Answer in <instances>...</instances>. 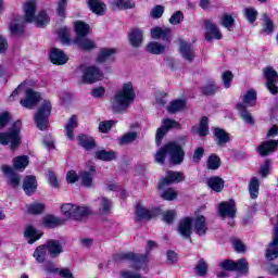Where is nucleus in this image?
<instances>
[{
    "mask_svg": "<svg viewBox=\"0 0 278 278\" xmlns=\"http://www.w3.org/2000/svg\"><path fill=\"white\" fill-rule=\"evenodd\" d=\"M75 210H77V205H74V204H64L62 207H61V212L63 214V216H65V218H74L75 216Z\"/></svg>",
    "mask_w": 278,
    "mask_h": 278,
    "instance_id": "46",
    "label": "nucleus"
},
{
    "mask_svg": "<svg viewBox=\"0 0 278 278\" xmlns=\"http://www.w3.org/2000/svg\"><path fill=\"white\" fill-rule=\"evenodd\" d=\"M114 5L118 8V10H130L136 3L131 0H117L114 2Z\"/></svg>",
    "mask_w": 278,
    "mask_h": 278,
    "instance_id": "51",
    "label": "nucleus"
},
{
    "mask_svg": "<svg viewBox=\"0 0 278 278\" xmlns=\"http://www.w3.org/2000/svg\"><path fill=\"white\" fill-rule=\"evenodd\" d=\"M2 172L9 177V181L12 188H18V185L21 184V177L14 173V169L8 165H2Z\"/></svg>",
    "mask_w": 278,
    "mask_h": 278,
    "instance_id": "25",
    "label": "nucleus"
},
{
    "mask_svg": "<svg viewBox=\"0 0 278 278\" xmlns=\"http://www.w3.org/2000/svg\"><path fill=\"white\" fill-rule=\"evenodd\" d=\"M206 166L208 170H218L220 168V157L216 154H211L207 159Z\"/></svg>",
    "mask_w": 278,
    "mask_h": 278,
    "instance_id": "44",
    "label": "nucleus"
},
{
    "mask_svg": "<svg viewBox=\"0 0 278 278\" xmlns=\"http://www.w3.org/2000/svg\"><path fill=\"white\" fill-rule=\"evenodd\" d=\"M88 8L91 10V12H93V14H97L98 16H103L106 10L105 3L99 0H89Z\"/></svg>",
    "mask_w": 278,
    "mask_h": 278,
    "instance_id": "28",
    "label": "nucleus"
},
{
    "mask_svg": "<svg viewBox=\"0 0 278 278\" xmlns=\"http://www.w3.org/2000/svg\"><path fill=\"white\" fill-rule=\"evenodd\" d=\"M264 31L266 34H273V21L268 17V15L264 14Z\"/></svg>",
    "mask_w": 278,
    "mask_h": 278,
    "instance_id": "62",
    "label": "nucleus"
},
{
    "mask_svg": "<svg viewBox=\"0 0 278 278\" xmlns=\"http://www.w3.org/2000/svg\"><path fill=\"white\" fill-rule=\"evenodd\" d=\"M270 160H266L264 165L261 166L260 175H262V177H268L270 174Z\"/></svg>",
    "mask_w": 278,
    "mask_h": 278,
    "instance_id": "61",
    "label": "nucleus"
},
{
    "mask_svg": "<svg viewBox=\"0 0 278 278\" xmlns=\"http://www.w3.org/2000/svg\"><path fill=\"white\" fill-rule=\"evenodd\" d=\"M178 233L182 238H190L192 236V217H185L178 225Z\"/></svg>",
    "mask_w": 278,
    "mask_h": 278,
    "instance_id": "20",
    "label": "nucleus"
},
{
    "mask_svg": "<svg viewBox=\"0 0 278 278\" xmlns=\"http://www.w3.org/2000/svg\"><path fill=\"white\" fill-rule=\"evenodd\" d=\"M249 193L251 199H257L260 197V179L252 177L249 182Z\"/></svg>",
    "mask_w": 278,
    "mask_h": 278,
    "instance_id": "37",
    "label": "nucleus"
},
{
    "mask_svg": "<svg viewBox=\"0 0 278 278\" xmlns=\"http://www.w3.org/2000/svg\"><path fill=\"white\" fill-rule=\"evenodd\" d=\"M90 214V210L85 206H76V210L74 211V218L73 220H81V218H86Z\"/></svg>",
    "mask_w": 278,
    "mask_h": 278,
    "instance_id": "48",
    "label": "nucleus"
},
{
    "mask_svg": "<svg viewBox=\"0 0 278 278\" xmlns=\"http://www.w3.org/2000/svg\"><path fill=\"white\" fill-rule=\"evenodd\" d=\"M116 49L114 48H103L100 50L97 62L103 64V62H108V60H112L113 55H116Z\"/></svg>",
    "mask_w": 278,
    "mask_h": 278,
    "instance_id": "29",
    "label": "nucleus"
},
{
    "mask_svg": "<svg viewBox=\"0 0 278 278\" xmlns=\"http://www.w3.org/2000/svg\"><path fill=\"white\" fill-rule=\"evenodd\" d=\"M24 21L26 23H36L37 27H47L51 20L47 11H41L36 16V1L29 0L24 3Z\"/></svg>",
    "mask_w": 278,
    "mask_h": 278,
    "instance_id": "3",
    "label": "nucleus"
},
{
    "mask_svg": "<svg viewBox=\"0 0 278 278\" xmlns=\"http://www.w3.org/2000/svg\"><path fill=\"white\" fill-rule=\"evenodd\" d=\"M225 88H231V81H233V73L231 71H226L222 75Z\"/></svg>",
    "mask_w": 278,
    "mask_h": 278,
    "instance_id": "56",
    "label": "nucleus"
},
{
    "mask_svg": "<svg viewBox=\"0 0 278 278\" xmlns=\"http://www.w3.org/2000/svg\"><path fill=\"white\" fill-rule=\"evenodd\" d=\"M25 238H28V244H34L37 240L42 238L40 231L36 230L33 226H27L24 232Z\"/></svg>",
    "mask_w": 278,
    "mask_h": 278,
    "instance_id": "31",
    "label": "nucleus"
},
{
    "mask_svg": "<svg viewBox=\"0 0 278 278\" xmlns=\"http://www.w3.org/2000/svg\"><path fill=\"white\" fill-rule=\"evenodd\" d=\"M256 100L257 93L255 92V90H249L247 94L243 96V103H245V105H249L250 108H253V105H255Z\"/></svg>",
    "mask_w": 278,
    "mask_h": 278,
    "instance_id": "47",
    "label": "nucleus"
},
{
    "mask_svg": "<svg viewBox=\"0 0 278 278\" xmlns=\"http://www.w3.org/2000/svg\"><path fill=\"white\" fill-rule=\"evenodd\" d=\"M115 262H132V268L135 270H146L149 273V268H147V264L149 263V256L147 254H135L132 252L128 253H119L114 256Z\"/></svg>",
    "mask_w": 278,
    "mask_h": 278,
    "instance_id": "5",
    "label": "nucleus"
},
{
    "mask_svg": "<svg viewBox=\"0 0 278 278\" xmlns=\"http://www.w3.org/2000/svg\"><path fill=\"white\" fill-rule=\"evenodd\" d=\"M40 92L34 91V89L26 90V98L21 100V105L27 108L28 110H34L38 101H40Z\"/></svg>",
    "mask_w": 278,
    "mask_h": 278,
    "instance_id": "13",
    "label": "nucleus"
},
{
    "mask_svg": "<svg viewBox=\"0 0 278 278\" xmlns=\"http://www.w3.org/2000/svg\"><path fill=\"white\" fill-rule=\"evenodd\" d=\"M204 153H205V149H203L201 147L197 148L194 153H193V157H192L193 162L195 164H199V162H201Z\"/></svg>",
    "mask_w": 278,
    "mask_h": 278,
    "instance_id": "64",
    "label": "nucleus"
},
{
    "mask_svg": "<svg viewBox=\"0 0 278 278\" xmlns=\"http://www.w3.org/2000/svg\"><path fill=\"white\" fill-rule=\"evenodd\" d=\"M75 42L80 49H84L85 51H90V49H94V41L86 37H76Z\"/></svg>",
    "mask_w": 278,
    "mask_h": 278,
    "instance_id": "40",
    "label": "nucleus"
},
{
    "mask_svg": "<svg viewBox=\"0 0 278 278\" xmlns=\"http://www.w3.org/2000/svg\"><path fill=\"white\" fill-rule=\"evenodd\" d=\"M97 160H101L102 162H112L116 160V152L110 150H98L96 151Z\"/></svg>",
    "mask_w": 278,
    "mask_h": 278,
    "instance_id": "33",
    "label": "nucleus"
},
{
    "mask_svg": "<svg viewBox=\"0 0 278 278\" xmlns=\"http://www.w3.org/2000/svg\"><path fill=\"white\" fill-rule=\"evenodd\" d=\"M50 62H52V64L62 66V64H66L68 62V56H66L62 50L53 48L50 51Z\"/></svg>",
    "mask_w": 278,
    "mask_h": 278,
    "instance_id": "22",
    "label": "nucleus"
},
{
    "mask_svg": "<svg viewBox=\"0 0 278 278\" xmlns=\"http://www.w3.org/2000/svg\"><path fill=\"white\" fill-rule=\"evenodd\" d=\"M51 110V102L49 100H45L39 106L37 113L35 114V122L40 131H45V129H48Z\"/></svg>",
    "mask_w": 278,
    "mask_h": 278,
    "instance_id": "6",
    "label": "nucleus"
},
{
    "mask_svg": "<svg viewBox=\"0 0 278 278\" xmlns=\"http://www.w3.org/2000/svg\"><path fill=\"white\" fill-rule=\"evenodd\" d=\"M162 198L165 199V201H175V199H177V191L169 188L162 193Z\"/></svg>",
    "mask_w": 278,
    "mask_h": 278,
    "instance_id": "58",
    "label": "nucleus"
},
{
    "mask_svg": "<svg viewBox=\"0 0 278 278\" xmlns=\"http://www.w3.org/2000/svg\"><path fill=\"white\" fill-rule=\"evenodd\" d=\"M28 164H29V157L27 156H16L13 160V166L15 170H25Z\"/></svg>",
    "mask_w": 278,
    "mask_h": 278,
    "instance_id": "43",
    "label": "nucleus"
},
{
    "mask_svg": "<svg viewBox=\"0 0 278 278\" xmlns=\"http://www.w3.org/2000/svg\"><path fill=\"white\" fill-rule=\"evenodd\" d=\"M136 99V92L134 91V85L131 83H126L122 88L115 93L112 108L115 112H124L127 110Z\"/></svg>",
    "mask_w": 278,
    "mask_h": 278,
    "instance_id": "2",
    "label": "nucleus"
},
{
    "mask_svg": "<svg viewBox=\"0 0 278 278\" xmlns=\"http://www.w3.org/2000/svg\"><path fill=\"white\" fill-rule=\"evenodd\" d=\"M138 138V132L136 131H129L126 132L121 139L119 144H131V142H135Z\"/></svg>",
    "mask_w": 278,
    "mask_h": 278,
    "instance_id": "49",
    "label": "nucleus"
},
{
    "mask_svg": "<svg viewBox=\"0 0 278 278\" xmlns=\"http://www.w3.org/2000/svg\"><path fill=\"white\" fill-rule=\"evenodd\" d=\"M237 110H239L240 112V116L243 121H245V123H248L249 125H253V116H251V113H249V111L247 110V106H244V104L239 103L237 104Z\"/></svg>",
    "mask_w": 278,
    "mask_h": 278,
    "instance_id": "45",
    "label": "nucleus"
},
{
    "mask_svg": "<svg viewBox=\"0 0 278 278\" xmlns=\"http://www.w3.org/2000/svg\"><path fill=\"white\" fill-rule=\"evenodd\" d=\"M278 149V140H267L263 141L257 148L256 152L261 157H266L270 153H275Z\"/></svg>",
    "mask_w": 278,
    "mask_h": 278,
    "instance_id": "14",
    "label": "nucleus"
},
{
    "mask_svg": "<svg viewBox=\"0 0 278 278\" xmlns=\"http://www.w3.org/2000/svg\"><path fill=\"white\" fill-rule=\"evenodd\" d=\"M169 34L170 29L168 28L155 27L151 29V37L154 38V40H160V38L168 40Z\"/></svg>",
    "mask_w": 278,
    "mask_h": 278,
    "instance_id": "34",
    "label": "nucleus"
},
{
    "mask_svg": "<svg viewBox=\"0 0 278 278\" xmlns=\"http://www.w3.org/2000/svg\"><path fill=\"white\" fill-rule=\"evenodd\" d=\"M179 128V123L175 119H163V126L161 128H157L156 130V144L160 147L162 144V140L168 134V129H177Z\"/></svg>",
    "mask_w": 278,
    "mask_h": 278,
    "instance_id": "11",
    "label": "nucleus"
},
{
    "mask_svg": "<svg viewBox=\"0 0 278 278\" xmlns=\"http://www.w3.org/2000/svg\"><path fill=\"white\" fill-rule=\"evenodd\" d=\"M206 184L214 192H223L225 180L220 176H212L206 180Z\"/></svg>",
    "mask_w": 278,
    "mask_h": 278,
    "instance_id": "26",
    "label": "nucleus"
},
{
    "mask_svg": "<svg viewBox=\"0 0 278 278\" xmlns=\"http://www.w3.org/2000/svg\"><path fill=\"white\" fill-rule=\"evenodd\" d=\"M220 266L224 270H237V273H241L242 275L249 274V263L247 258H240L237 262L227 260L224 261Z\"/></svg>",
    "mask_w": 278,
    "mask_h": 278,
    "instance_id": "8",
    "label": "nucleus"
},
{
    "mask_svg": "<svg viewBox=\"0 0 278 278\" xmlns=\"http://www.w3.org/2000/svg\"><path fill=\"white\" fill-rule=\"evenodd\" d=\"M166 155L168 156L169 164L179 166V164H184L186 152H184V148L179 143L172 141L167 142L156 152L155 162H157V164H164V162H166Z\"/></svg>",
    "mask_w": 278,
    "mask_h": 278,
    "instance_id": "1",
    "label": "nucleus"
},
{
    "mask_svg": "<svg viewBox=\"0 0 278 278\" xmlns=\"http://www.w3.org/2000/svg\"><path fill=\"white\" fill-rule=\"evenodd\" d=\"M160 215V208L149 210L140 204L137 205L136 216L138 220H151L155 216Z\"/></svg>",
    "mask_w": 278,
    "mask_h": 278,
    "instance_id": "16",
    "label": "nucleus"
},
{
    "mask_svg": "<svg viewBox=\"0 0 278 278\" xmlns=\"http://www.w3.org/2000/svg\"><path fill=\"white\" fill-rule=\"evenodd\" d=\"M116 124L115 121H104L99 124V131L101 134H108L112 127Z\"/></svg>",
    "mask_w": 278,
    "mask_h": 278,
    "instance_id": "55",
    "label": "nucleus"
},
{
    "mask_svg": "<svg viewBox=\"0 0 278 278\" xmlns=\"http://www.w3.org/2000/svg\"><path fill=\"white\" fill-rule=\"evenodd\" d=\"M47 247L45 244H41L37 247L35 250L33 257H35L36 262L38 264H45V260H47Z\"/></svg>",
    "mask_w": 278,
    "mask_h": 278,
    "instance_id": "39",
    "label": "nucleus"
},
{
    "mask_svg": "<svg viewBox=\"0 0 278 278\" xmlns=\"http://www.w3.org/2000/svg\"><path fill=\"white\" fill-rule=\"evenodd\" d=\"M162 14H164V7L156 5L151 10L152 18H162Z\"/></svg>",
    "mask_w": 278,
    "mask_h": 278,
    "instance_id": "63",
    "label": "nucleus"
},
{
    "mask_svg": "<svg viewBox=\"0 0 278 278\" xmlns=\"http://www.w3.org/2000/svg\"><path fill=\"white\" fill-rule=\"evenodd\" d=\"M113 204L110 199L102 197L99 198V214H111Z\"/></svg>",
    "mask_w": 278,
    "mask_h": 278,
    "instance_id": "35",
    "label": "nucleus"
},
{
    "mask_svg": "<svg viewBox=\"0 0 278 278\" xmlns=\"http://www.w3.org/2000/svg\"><path fill=\"white\" fill-rule=\"evenodd\" d=\"M94 166H91L89 172H81L79 174V180L85 188H92L94 184V173H96Z\"/></svg>",
    "mask_w": 278,
    "mask_h": 278,
    "instance_id": "23",
    "label": "nucleus"
},
{
    "mask_svg": "<svg viewBox=\"0 0 278 278\" xmlns=\"http://www.w3.org/2000/svg\"><path fill=\"white\" fill-rule=\"evenodd\" d=\"M195 273L199 275V277H204V275H207V263L205 260L201 258L197 266H195Z\"/></svg>",
    "mask_w": 278,
    "mask_h": 278,
    "instance_id": "50",
    "label": "nucleus"
},
{
    "mask_svg": "<svg viewBox=\"0 0 278 278\" xmlns=\"http://www.w3.org/2000/svg\"><path fill=\"white\" fill-rule=\"evenodd\" d=\"M185 179L184 173L168 170L166 176L159 182V190H164V188H168L172 184H181Z\"/></svg>",
    "mask_w": 278,
    "mask_h": 278,
    "instance_id": "9",
    "label": "nucleus"
},
{
    "mask_svg": "<svg viewBox=\"0 0 278 278\" xmlns=\"http://www.w3.org/2000/svg\"><path fill=\"white\" fill-rule=\"evenodd\" d=\"M214 137L217 147H226L228 142H231V137L229 132H226L225 129L215 128L214 129Z\"/></svg>",
    "mask_w": 278,
    "mask_h": 278,
    "instance_id": "24",
    "label": "nucleus"
},
{
    "mask_svg": "<svg viewBox=\"0 0 278 278\" xmlns=\"http://www.w3.org/2000/svg\"><path fill=\"white\" fill-rule=\"evenodd\" d=\"M218 90V86H216L214 83L207 84L202 88V94H216V91Z\"/></svg>",
    "mask_w": 278,
    "mask_h": 278,
    "instance_id": "57",
    "label": "nucleus"
},
{
    "mask_svg": "<svg viewBox=\"0 0 278 278\" xmlns=\"http://www.w3.org/2000/svg\"><path fill=\"white\" fill-rule=\"evenodd\" d=\"M186 108V100H174L170 102V104L167 106V111L169 114H175L177 112H181Z\"/></svg>",
    "mask_w": 278,
    "mask_h": 278,
    "instance_id": "42",
    "label": "nucleus"
},
{
    "mask_svg": "<svg viewBox=\"0 0 278 278\" xmlns=\"http://www.w3.org/2000/svg\"><path fill=\"white\" fill-rule=\"evenodd\" d=\"M75 129H77V115H73L65 125V135L67 136L68 140L75 139V135H73Z\"/></svg>",
    "mask_w": 278,
    "mask_h": 278,
    "instance_id": "30",
    "label": "nucleus"
},
{
    "mask_svg": "<svg viewBox=\"0 0 278 278\" xmlns=\"http://www.w3.org/2000/svg\"><path fill=\"white\" fill-rule=\"evenodd\" d=\"M179 51L187 62H192V60H194V50L192 49V45L188 43V41L179 39Z\"/></svg>",
    "mask_w": 278,
    "mask_h": 278,
    "instance_id": "19",
    "label": "nucleus"
},
{
    "mask_svg": "<svg viewBox=\"0 0 278 278\" xmlns=\"http://www.w3.org/2000/svg\"><path fill=\"white\" fill-rule=\"evenodd\" d=\"M235 20L233 16L229 15V14H225L222 17V25L223 27H226V29H228V31H231L233 29V25H235Z\"/></svg>",
    "mask_w": 278,
    "mask_h": 278,
    "instance_id": "52",
    "label": "nucleus"
},
{
    "mask_svg": "<svg viewBox=\"0 0 278 278\" xmlns=\"http://www.w3.org/2000/svg\"><path fill=\"white\" fill-rule=\"evenodd\" d=\"M21 121H16L7 131L0 132V144L3 147L10 144L12 150L18 149L21 146Z\"/></svg>",
    "mask_w": 278,
    "mask_h": 278,
    "instance_id": "4",
    "label": "nucleus"
},
{
    "mask_svg": "<svg viewBox=\"0 0 278 278\" xmlns=\"http://www.w3.org/2000/svg\"><path fill=\"white\" fill-rule=\"evenodd\" d=\"M263 75L266 79V86L267 89L271 94H277L278 92V87H277V79H278V74L275 68L267 66L263 70Z\"/></svg>",
    "mask_w": 278,
    "mask_h": 278,
    "instance_id": "10",
    "label": "nucleus"
},
{
    "mask_svg": "<svg viewBox=\"0 0 278 278\" xmlns=\"http://www.w3.org/2000/svg\"><path fill=\"white\" fill-rule=\"evenodd\" d=\"M38 184L36 182L35 176H26L23 181V190L29 197L36 192Z\"/></svg>",
    "mask_w": 278,
    "mask_h": 278,
    "instance_id": "27",
    "label": "nucleus"
},
{
    "mask_svg": "<svg viewBox=\"0 0 278 278\" xmlns=\"http://www.w3.org/2000/svg\"><path fill=\"white\" fill-rule=\"evenodd\" d=\"M45 247L52 260H55V257L64 253V247H62V242H60V240L50 239L45 243Z\"/></svg>",
    "mask_w": 278,
    "mask_h": 278,
    "instance_id": "15",
    "label": "nucleus"
},
{
    "mask_svg": "<svg viewBox=\"0 0 278 278\" xmlns=\"http://www.w3.org/2000/svg\"><path fill=\"white\" fill-rule=\"evenodd\" d=\"M42 224L48 229H53L62 225V220L53 215H47L42 218Z\"/></svg>",
    "mask_w": 278,
    "mask_h": 278,
    "instance_id": "38",
    "label": "nucleus"
},
{
    "mask_svg": "<svg viewBox=\"0 0 278 278\" xmlns=\"http://www.w3.org/2000/svg\"><path fill=\"white\" fill-rule=\"evenodd\" d=\"M244 16L249 21V23H255V21H257V10L253 8H245Z\"/></svg>",
    "mask_w": 278,
    "mask_h": 278,
    "instance_id": "54",
    "label": "nucleus"
},
{
    "mask_svg": "<svg viewBox=\"0 0 278 278\" xmlns=\"http://www.w3.org/2000/svg\"><path fill=\"white\" fill-rule=\"evenodd\" d=\"M165 49H166V47H164V45L155 42V41H151L147 46L148 53H152L153 55H161V53L163 51H165Z\"/></svg>",
    "mask_w": 278,
    "mask_h": 278,
    "instance_id": "41",
    "label": "nucleus"
},
{
    "mask_svg": "<svg viewBox=\"0 0 278 278\" xmlns=\"http://www.w3.org/2000/svg\"><path fill=\"white\" fill-rule=\"evenodd\" d=\"M128 40L131 47L138 49L142 46V41L144 40V33L140 28H131L128 33Z\"/></svg>",
    "mask_w": 278,
    "mask_h": 278,
    "instance_id": "18",
    "label": "nucleus"
},
{
    "mask_svg": "<svg viewBox=\"0 0 278 278\" xmlns=\"http://www.w3.org/2000/svg\"><path fill=\"white\" fill-rule=\"evenodd\" d=\"M74 27L77 34L76 38H86L90 34V26L84 22H76Z\"/></svg>",
    "mask_w": 278,
    "mask_h": 278,
    "instance_id": "36",
    "label": "nucleus"
},
{
    "mask_svg": "<svg viewBox=\"0 0 278 278\" xmlns=\"http://www.w3.org/2000/svg\"><path fill=\"white\" fill-rule=\"evenodd\" d=\"M78 144L84 147L86 151H90V149H94L96 142L92 137L88 135H80L77 137Z\"/></svg>",
    "mask_w": 278,
    "mask_h": 278,
    "instance_id": "32",
    "label": "nucleus"
},
{
    "mask_svg": "<svg viewBox=\"0 0 278 278\" xmlns=\"http://www.w3.org/2000/svg\"><path fill=\"white\" fill-rule=\"evenodd\" d=\"M29 214H42L45 212V204L42 203H33L27 205Z\"/></svg>",
    "mask_w": 278,
    "mask_h": 278,
    "instance_id": "53",
    "label": "nucleus"
},
{
    "mask_svg": "<svg viewBox=\"0 0 278 278\" xmlns=\"http://www.w3.org/2000/svg\"><path fill=\"white\" fill-rule=\"evenodd\" d=\"M222 218H235L236 217V202L230 200L229 202H222L218 208Z\"/></svg>",
    "mask_w": 278,
    "mask_h": 278,
    "instance_id": "17",
    "label": "nucleus"
},
{
    "mask_svg": "<svg viewBox=\"0 0 278 278\" xmlns=\"http://www.w3.org/2000/svg\"><path fill=\"white\" fill-rule=\"evenodd\" d=\"M204 26L206 29L205 40H207V42H212V40H222L223 39V33H220V29L218 28V26H216L214 23H212V21L206 20L204 22Z\"/></svg>",
    "mask_w": 278,
    "mask_h": 278,
    "instance_id": "12",
    "label": "nucleus"
},
{
    "mask_svg": "<svg viewBox=\"0 0 278 278\" xmlns=\"http://www.w3.org/2000/svg\"><path fill=\"white\" fill-rule=\"evenodd\" d=\"M193 229L198 236H205L207 233V222L205 216L200 215L192 218Z\"/></svg>",
    "mask_w": 278,
    "mask_h": 278,
    "instance_id": "21",
    "label": "nucleus"
},
{
    "mask_svg": "<svg viewBox=\"0 0 278 278\" xmlns=\"http://www.w3.org/2000/svg\"><path fill=\"white\" fill-rule=\"evenodd\" d=\"M58 34H59V38L60 40L63 42V45H68V28L67 27H61L59 30H58Z\"/></svg>",
    "mask_w": 278,
    "mask_h": 278,
    "instance_id": "59",
    "label": "nucleus"
},
{
    "mask_svg": "<svg viewBox=\"0 0 278 278\" xmlns=\"http://www.w3.org/2000/svg\"><path fill=\"white\" fill-rule=\"evenodd\" d=\"M181 21H184V13L181 11L175 12L169 18L170 25H179Z\"/></svg>",
    "mask_w": 278,
    "mask_h": 278,
    "instance_id": "60",
    "label": "nucleus"
},
{
    "mask_svg": "<svg viewBox=\"0 0 278 278\" xmlns=\"http://www.w3.org/2000/svg\"><path fill=\"white\" fill-rule=\"evenodd\" d=\"M78 71L83 72V81L84 84H94L99 80H101V77H103V73L96 66H84L81 65Z\"/></svg>",
    "mask_w": 278,
    "mask_h": 278,
    "instance_id": "7",
    "label": "nucleus"
}]
</instances>
